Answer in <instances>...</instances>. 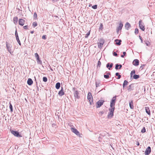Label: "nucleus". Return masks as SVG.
Listing matches in <instances>:
<instances>
[{"mask_svg": "<svg viewBox=\"0 0 155 155\" xmlns=\"http://www.w3.org/2000/svg\"><path fill=\"white\" fill-rule=\"evenodd\" d=\"M87 99L89 100L90 104L93 103V98L91 93L89 92L87 95Z\"/></svg>", "mask_w": 155, "mask_h": 155, "instance_id": "1", "label": "nucleus"}, {"mask_svg": "<svg viewBox=\"0 0 155 155\" xmlns=\"http://www.w3.org/2000/svg\"><path fill=\"white\" fill-rule=\"evenodd\" d=\"M11 133L15 136L18 137H22L21 134H20L18 132L16 131L12 130L11 131Z\"/></svg>", "mask_w": 155, "mask_h": 155, "instance_id": "2", "label": "nucleus"}, {"mask_svg": "<svg viewBox=\"0 0 155 155\" xmlns=\"http://www.w3.org/2000/svg\"><path fill=\"white\" fill-rule=\"evenodd\" d=\"M139 26L140 28L143 31H145V25L142 20H140L139 21Z\"/></svg>", "mask_w": 155, "mask_h": 155, "instance_id": "3", "label": "nucleus"}, {"mask_svg": "<svg viewBox=\"0 0 155 155\" xmlns=\"http://www.w3.org/2000/svg\"><path fill=\"white\" fill-rule=\"evenodd\" d=\"M116 97H114L113 98L110 102V107H112L113 106H114L116 100Z\"/></svg>", "mask_w": 155, "mask_h": 155, "instance_id": "4", "label": "nucleus"}, {"mask_svg": "<svg viewBox=\"0 0 155 155\" xmlns=\"http://www.w3.org/2000/svg\"><path fill=\"white\" fill-rule=\"evenodd\" d=\"M71 130L76 135L78 136H80V134L79 132L76 129L74 128L71 127Z\"/></svg>", "mask_w": 155, "mask_h": 155, "instance_id": "5", "label": "nucleus"}, {"mask_svg": "<svg viewBox=\"0 0 155 155\" xmlns=\"http://www.w3.org/2000/svg\"><path fill=\"white\" fill-rule=\"evenodd\" d=\"M151 152V148L150 147H148L146 149L145 152V154L146 155H149Z\"/></svg>", "mask_w": 155, "mask_h": 155, "instance_id": "6", "label": "nucleus"}, {"mask_svg": "<svg viewBox=\"0 0 155 155\" xmlns=\"http://www.w3.org/2000/svg\"><path fill=\"white\" fill-rule=\"evenodd\" d=\"M25 20L24 19L21 18L19 19L18 20V24L20 25L23 26L25 24Z\"/></svg>", "mask_w": 155, "mask_h": 155, "instance_id": "7", "label": "nucleus"}, {"mask_svg": "<svg viewBox=\"0 0 155 155\" xmlns=\"http://www.w3.org/2000/svg\"><path fill=\"white\" fill-rule=\"evenodd\" d=\"M104 102V101L102 100H99V101L97 104V107H100L103 104V103Z\"/></svg>", "mask_w": 155, "mask_h": 155, "instance_id": "8", "label": "nucleus"}, {"mask_svg": "<svg viewBox=\"0 0 155 155\" xmlns=\"http://www.w3.org/2000/svg\"><path fill=\"white\" fill-rule=\"evenodd\" d=\"M15 35L16 39L17 40V41L18 43L20 45H21V43L20 41L19 40V39L18 34V33H17L16 31L15 32Z\"/></svg>", "mask_w": 155, "mask_h": 155, "instance_id": "9", "label": "nucleus"}, {"mask_svg": "<svg viewBox=\"0 0 155 155\" xmlns=\"http://www.w3.org/2000/svg\"><path fill=\"white\" fill-rule=\"evenodd\" d=\"M133 64L134 65L137 66L139 65V61L137 59H135L133 62Z\"/></svg>", "mask_w": 155, "mask_h": 155, "instance_id": "10", "label": "nucleus"}, {"mask_svg": "<svg viewBox=\"0 0 155 155\" xmlns=\"http://www.w3.org/2000/svg\"><path fill=\"white\" fill-rule=\"evenodd\" d=\"M59 95L60 96H62L64 95V94L63 88L61 87V90L58 92V93Z\"/></svg>", "mask_w": 155, "mask_h": 155, "instance_id": "11", "label": "nucleus"}, {"mask_svg": "<svg viewBox=\"0 0 155 155\" xmlns=\"http://www.w3.org/2000/svg\"><path fill=\"white\" fill-rule=\"evenodd\" d=\"M130 107L131 109H133L134 106L133 105V100H131L129 103Z\"/></svg>", "mask_w": 155, "mask_h": 155, "instance_id": "12", "label": "nucleus"}, {"mask_svg": "<svg viewBox=\"0 0 155 155\" xmlns=\"http://www.w3.org/2000/svg\"><path fill=\"white\" fill-rule=\"evenodd\" d=\"M145 110L146 112L150 116V112L149 108L148 107H145Z\"/></svg>", "mask_w": 155, "mask_h": 155, "instance_id": "13", "label": "nucleus"}, {"mask_svg": "<svg viewBox=\"0 0 155 155\" xmlns=\"http://www.w3.org/2000/svg\"><path fill=\"white\" fill-rule=\"evenodd\" d=\"M33 83V81L31 78H28L27 81V84L29 85H31Z\"/></svg>", "mask_w": 155, "mask_h": 155, "instance_id": "14", "label": "nucleus"}, {"mask_svg": "<svg viewBox=\"0 0 155 155\" xmlns=\"http://www.w3.org/2000/svg\"><path fill=\"white\" fill-rule=\"evenodd\" d=\"M78 94L79 93L78 91H75L74 93V97L76 98H79Z\"/></svg>", "mask_w": 155, "mask_h": 155, "instance_id": "15", "label": "nucleus"}, {"mask_svg": "<svg viewBox=\"0 0 155 155\" xmlns=\"http://www.w3.org/2000/svg\"><path fill=\"white\" fill-rule=\"evenodd\" d=\"M13 21L15 24H17L18 21V18L17 17H15L13 18Z\"/></svg>", "mask_w": 155, "mask_h": 155, "instance_id": "16", "label": "nucleus"}, {"mask_svg": "<svg viewBox=\"0 0 155 155\" xmlns=\"http://www.w3.org/2000/svg\"><path fill=\"white\" fill-rule=\"evenodd\" d=\"M115 44L118 45H120L121 44V40H118V39H116L115 40Z\"/></svg>", "mask_w": 155, "mask_h": 155, "instance_id": "17", "label": "nucleus"}, {"mask_svg": "<svg viewBox=\"0 0 155 155\" xmlns=\"http://www.w3.org/2000/svg\"><path fill=\"white\" fill-rule=\"evenodd\" d=\"M130 27V25L129 23L127 22L126 23L125 25V27L128 30L129 28Z\"/></svg>", "mask_w": 155, "mask_h": 155, "instance_id": "18", "label": "nucleus"}, {"mask_svg": "<svg viewBox=\"0 0 155 155\" xmlns=\"http://www.w3.org/2000/svg\"><path fill=\"white\" fill-rule=\"evenodd\" d=\"M113 63H111L110 64L109 63H108L107 64L106 67L107 68H108V69L109 70H110V68H111L113 67Z\"/></svg>", "mask_w": 155, "mask_h": 155, "instance_id": "19", "label": "nucleus"}, {"mask_svg": "<svg viewBox=\"0 0 155 155\" xmlns=\"http://www.w3.org/2000/svg\"><path fill=\"white\" fill-rule=\"evenodd\" d=\"M123 26V24L122 23H120V24H119V25L118 26V28L117 29L118 31H119L120 30H121L122 29Z\"/></svg>", "mask_w": 155, "mask_h": 155, "instance_id": "20", "label": "nucleus"}, {"mask_svg": "<svg viewBox=\"0 0 155 155\" xmlns=\"http://www.w3.org/2000/svg\"><path fill=\"white\" fill-rule=\"evenodd\" d=\"M60 87V83L59 82H58L56 84L55 87L57 89H58Z\"/></svg>", "mask_w": 155, "mask_h": 155, "instance_id": "21", "label": "nucleus"}, {"mask_svg": "<svg viewBox=\"0 0 155 155\" xmlns=\"http://www.w3.org/2000/svg\"><path fill=\"white\" fill-rule=\"evenodd\" d=\"M128 81L126 80H125L124 82V83L123 84V88H124V87L127 85L128 84Z\"/></svg>", "mask_w": 155, "mask_h": 155, "instance_id": "22", "label": "nucleus"}, {"mask_svg": "<svg viewBox=\"0 0 155 155\" xmlns=\"http://www.w3.org/2000/svg\"><path fill=\"white\" fill-rule=\"evenodd\" d=\"M133 77L134 79H137L139 78L140 76L138 75L134 74V75H133Z\"/></svg>", "mask_w": 155, "mask_h": 155, "instance_id": "23", "label": "nucleus"}, {"mask_svg": "<svg viewBox=\"0 0 155 155\" xmlns=\"http://www.w3.org/2000/svg\"><path fill=\"white\" fill-rule=\"evenodd\" d=\"M6 47L7 48V49H8V51L11 54L12 52L11 51V49L10 48L9 46L7 44H6Z\"/></svg>", "mask_w": 155, "mask_h": 155, "instance_id": "24", "label": "nucleus"}, {"mask_svg": "<svg viewBox=\"0 0 155 155\" xmlns=\"http://www.w3.org/2000/svg\"><path fill=\"white\" fill-rule=\"evenodd\" d=\"M36 59L37 61V62L38 64H42V61L41 60H40L39 57Z\"/></svg>", "mask_w": 155, "mask_h": 155, "instance_id": "25", "label": "nucleus"}, {"mask_svg": "<svg viewBox=\"0 0 155 155\" xmlns=\"http://www.w3.org/2000/svg\"><path fill=\"white\" fill-rule=\"evenodd\" d=\"M114 112L110 111L109 113L108 114V117H111L113 116Z\"/></svg>", "mask_w": 155, "mask_h": 155, "instance_id": "26", "label": "nucleus"}, {"mask_svg": "<svg viewBox=\"0 0 155 155\" xmlns=\"http://www.w3.org/2000/svg\"><path fill=\"white\" fill-rule=\"evenodd\" d=\"M135 70L132 71L130 73V77H132L134 74H135Z\"/></svg>", "mask_w": 155, "mask_h": 155, "instance_id": "27", "label": "nucleus"}, {"mask_svg": "<svg viewBox=\"0 0 155 155\" xmlns=\"http://www.w3.org/2000/svg\"><path fill=\"white\" fill-rule=\"evenodd\" d=\"M110 111V112H114V106H113L112 107H110V108L109 109Z\"/></svg>", "mask_w": 155, "mask_h": 155, "instance_id": "28", "label": "nucleus"}, {"mask_svg": "<svg viewBox=\"0 0 155 155\" xmlns=\"http://www.w3.org/2000/svg\"><path fill=\"white\" fill-rule=\"evenodd\" d=\"M37 15L36 12H35L33 15V17L34 19H37Z\"/></svg>", "mask_w": 155, "mask_h": 155, "instance_id": "29", "label": "nucleus"}, {"mask_svg": "<svg viewBox=\"0 0 155 155\" xmlns=\"http://www.w3.org/2000/svg\"><path fill=\"white\" fill-rule=\"evenodd\" d=\"M9 108L10 109V111L11 112H12L13 111L12 106L10 102L9 103Z\"/></svg>", "mask_w": 155, "mask_h": 155, "instance_id": "30", "label": "nucleus"}, {"mask_svg": "<svg viewBox=\"0 0 155 155\" xmlns=\"http://www.w3.org/2000/svg\"><path fill=\"white\" fill-rule=\"evenodd\" d=\"M115 75L117 76H118V78H117V79H119L121 78V75L119 74L118 73H116Z\"/></svg>", "mask_w": 155, "mask_h": 155, "instance_id": "31", "label": "nucleus"}, {"mask_svg": "<svg viewBox=\"0 0 155 155\" xmlns=\"http://www.w3.org/2000/svg\"><path fill=\"white\" fill-rule=\"evenodd\" d=\"M38 24L36 22H35L33 23L32 25L34 28Z\"/></svg>", "mask_w": 155, "mask_h": 155, "instance_id": "32", "label": "nucleus"}, {"mask_svg": "<svg viewBox=\"0 0 155 155\" xmlns=\"http://www.w3.org/2000/svg\"><path fill=\"white\" fill-rule=\"evenodd\" d=\"M104 43V41H103V42L102 43H98V47H102L103 44Z\"/></svg>", "mask_w": 155, "mask_h": 155, "instance_id": "33", "label": "nucleus"}, {"mask_svg": "<svg viewBox=\"0 0 155 155\" xmlns=\"http://www.w3.org/2000/svg\"><path fill=\"white\" fill-rule=\"evenodd\" d=\"M145 132H146L145 128V127H143V128L142 129V130H141V132L142 133H143Z\"/></svg>", "mask_w": 155, "mask_h": 155, "instance_id": "34", "label": "nucleus"}, {"mask_svg": "<svg viewBox=\"0 0 155 155\" xmlns=\"http://www.w3.org/2000/svg\"><path fill=\"white\" fill-rule=\"evenodd\" d=\"M35 56L36 59L39 57L38 54L37 53L35 54Z\"/></svg>", "mask_w": 155, "mask_h": 155, "instance_id": "35", "label": "nucleus"}, {"mask_svg": "<svg viewBox=\"0 0 155 155\" xmlns=\"http://www.w3.org/2000/svg\"><path fill=\"white\" fill-rule=\"evenodd\" d=\"M43 81L45 82H46L47 81V78L46 77H43Z\"/></svg>", "mask_w": 155, "mask_h": 155, "instance_id": "36", "label": "nucleus"}, {"mask_svg": "<svg viewBox=\"0 0 155 155\" xmlns=\"http://www.w3.org/2000/svg\"><path fill=\"white\" fill-rule=\"evenodd\" d=\"M139 31L138 29L136 28L135 30V33L136 34H137L138 33Z\"/></svg>", "mask_w": 155, "mask_h": 155, "instance_id": "37", "label": "nucleus"}, {"mask_svg": "<svg viewBox=\"0 0 155 155\" xmlns=\"http://www.w3.org/2000/svg\"><path fill=\"white\" fill-rule=\"evenodd\" d=\"M90 31H89V32H88V33H87L86 34V36H85V38H87L88 37V36L90 34Z\"/></svg>", "mask_w": 155, "mask_h": 155, "instance_id": "38", "label": "nucleus"}, {"mask_svg": "<svg viewBox=\"0 0 155 155\" xmlns=\"http://www.w3.org/2000/svg\"><path fill=\"white\" fill-rule=\"evenodd\" d=\"M104 77L106 79H108L109 78V76L108 75H104Z\"/></svg>", "mask_w": 155, "mask_h": 155, "instance_id": "39", "label": "nucleus"}, {"mask_svg": "<svg viewBox=\"0 0 155 155\" xmlns=\"http://www.w3.org/2000/svg\"><path fill=\"white\" fill-rule=\"evenodd\" d=\"M96 87L99 86H100V83L99 82H96Z\"/></svg>", "mask_w": 155, "mask_h": 155, "instance_id": "40", "label": "nucleus"}, {"mask_svg": "<svg viewBox=\"0 0 155 155\" xmlns=\"http://www.w3.org/2000/svg\"><path fill=\"white\" fill-rule=\"evenodd\" d=\"M92 8L94 9H96L97 8V5H95L92 6Z\"/></svg>", "mask_w": 155, "mask_h": 155, "instance_id": "41", "label": "nucleus"}, {"mask_svg": "<svg viewBox=\"0 0 155 155\" xmlns=\"http://www.w3.org/2000/svg\"><path fill=\"white\" fill-rule=\"evenodd\" d=\"M126 52H123V55H122L121 56V57L122 58H124V56H125L126 55Z\"/></svg>", "mask_w": 155, "mask_h": 155, "instance_id": "42", "label": "nucleus"}, {"mask_svg": "<svg viewBox=\"0 0 155 155\" xmlns=\"http://www.w3.org/2000/svg\"><path fill=\"white\" fill-rule=\"evenodd\" d=\"M119 67V64H116V66H115V69H116V70H117L119 69L118 68V67Z\"/></svg>", "mask_w": 155, "mask_h": 155, "instance_id": "43", "label": "nucleus"}, {"mask_svg": "<svg viewBox=\"0 0 155 155\" xmlns=\"http://www.w3.org/2000/svg\"><path fill=\"white\" fill-rule=\"evenodd\" d=\"M131 85H130L129 86V88H128V90L129 91H130L132 90V89L131 88Z\"/></svg>", "mask_w": 155, "mask_h": 155, "instance_id": "44", "label": "nucleus"}, {"mask_svg": "<svg viewBox=\"0 0 155 155\" xmlns=\"http://www.w3.org/2000/svg\"><path fill=\"white\" fill-rule=\"evenodd\" d=\"M23 28L24 29H28V25H25V26H24L23 27Z\"/></svg>", "mask_w": 155, "mask_h": 155, "instance_id": "45", "label": "nucleus"}, {"mask_svg": "<svg viewBox=\"0 0 155 155\" xmlns=\"http://www.w3.org/2000/svg\"><path fill=\"white\" fill-rule=\"evenodd\" d=\"M101 64V62L99 61L97 63V65L100 66Z\"/></svg>", "mask_w": 155, "mask_h": 155, "instance_id": "46", "label": "nucleus"}, {"mask_svg": "<svg viewBox=\"0 0 155 155\" xmlns=\"http://www.w3.org/2000/svg\"><path fill=\"white\" fill-rule=\"evenodd\" d=\"M42 38L43 39H46V35H44L42 36Z\"/></svg>", "mask_w": 155, "mask_h": 155, "instance_id": "47", "label": "nucleus"}, {"mask_svg": "<svg viewBox=\"0 0 155 155\" xmlns=\"http://www.w3.org/2000/svg\"><path fill=\"white\" fill-rule=\"evenodd\" d=\"M113 54L115 56H117V54L115 52H113Z\"/></svg>", "mask_w": 155, "mask_h": 155, "instance_id": "48", "label": "nucleus"}, {"mask_svg": "<svg viewBox=\"0 0 155 155\" xmlns=\"http://www.w3.org/2000/svg\"><path fill=\"white\" fill-rule=\"evenodd\" d=\"M139 38H140V40H141V42L142 43H143V41L142 39V37L140 36H139Z\"/></svg>", "mask_w": 155, "mask_h": 155, "instance_id": "49", "label": "nucleus"}, {"mask_svg": "<svg viewBox=\"0 0 155 155\" xmlns=\"http://www.w3.org/2000/svg\"><path fill=\"white\" fill-rule=\"evenodd\" d=\"M119 69H120L121 68H122V66L121 64H119Z\"/></svg>", "mask_w": 155, "mask_h": 155, "instance_id": "50", "label": "nucleus"}, {"mask_svg": "<svg viewBox=\"0 0 155 155\" xmlns=\"http://www.w3.org/2000/svg\"><path fill=\"white\" fill-rule=\"evenodd\" d=\"M139 145H140L139 143L138 142H137V146H139Z\"/></svg>", "mask_w": 155, "mask_h": 155, "instance_id": "51", "label": "nucleus"}, {"mask_svg": "<svg viewBox=\"0 0 155 155\" xmlns=\"http://www.w3.org/2000/svg\"><path fill=\"white\" fill-rule=\"evenodd\" d=\"M31 34H33V33H34V31H31Z\"/></svg>", "mask_w": 155, "mask_h": 155, "instance_id": "52", "label": "nucleus"}, {"mask_svg": "<svg viewBox=\"0 0 155 155\" xmlns=\"http://www.w3.org/2000/svg\"><path fill=\"white\" fill-rule=\"evenodd\" d=\"M101 26H102L103 25H101Z\"/></svg>", "mask_w": 155, "mask_h": 155, "instance_id": "53", "label": "nucleus"}, {"mask_svg": "<svg viewBox=\"0 0 155 155\" xmlns=\"http://www.w3.org/2000/svg\"><path fill=\"white\" fill-rule=\"evenodd\" d=\"M101 26H102L103 25H101Z\"/></svg>", "mask_w": 155, "mask_h": 155, "instance_id": "54", "label": "nucleus"}, {"mask_svg": "<svg viewBox=\"0 0 155 155\" xmlns=\"http://www.w3.org/2000/svg\"><path fill=\"white\" fill-rule=\"evenodd\" d=\"M147 45H148V44H147Z\"/></svg>", "mask_w": 155, "mask_h": 155, "instance_id": "55", "label": "nucleus"}]
</instances>
